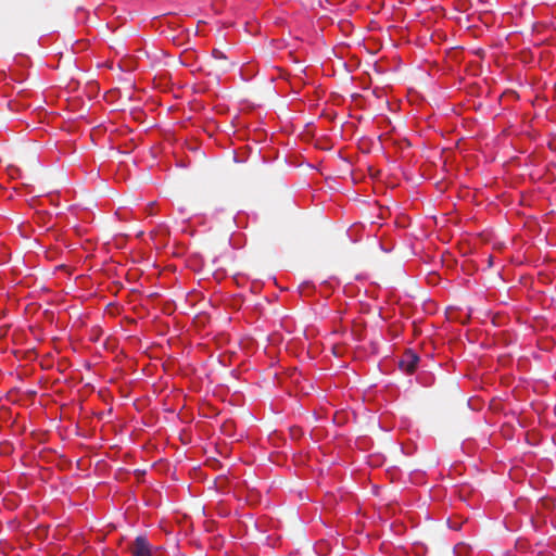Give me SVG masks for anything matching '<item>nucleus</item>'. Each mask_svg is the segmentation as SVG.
<instances>
[{
    "label": "nucleus",
    "instance_id": "obj_4",
    "mask_svg": "<svg viewBox=\"0 0 556 556\" xmlns=\"http://www.w3.org/2000/svg\"><path fill=\"white\" fill-rule=\"evenodd\" d=\"M459 548H460V547H456V548H455V553H457V554H458V553H459Z\"/></svg>",
    "mask_w": 556,
    "mask_h": 556
},
{
    "label": "nucleus",
    "instance_id": "obj_3",
    "mask_svg": "<svg viewBox=\"0 0 556 556\" xmlns=\"http://www.w3.org/2000/svg\"><path fill=\"white\" fill-rule=\"evenodd\" d=\"M214 53H215V54H218V58H220V59H225V56L223 55V53H222V52H219V51H215Z\"/></svg>",
    "mask_w": 556,
    "mask_h": 556
},
{
    "label": "nucleus",
    "instance_id": "obj_2",
    "mask_svg": "<svg viewBox=\"0 0 556 556\" xmlns=\"http://www.w3.org/2000/svg\"><path fill=\"white\" fill-rule=\"evenodd\" d=\"M419 357L412 351H407L400 361V367L407 374H413L417 367Z\"/></svg>",
    "mask_w": 556,
    "mask_h": 556
},
{
    "label": "nucleus",
    "instance_id": "obj_1",
    "mask_svg": "<svg viewBox=\"0 0 556 556\" xmlns=\"http://www.w3.org/2000/svg\"><path fill=\"white\" fill-rule=\"evenodd\" d=\"M130 553L131 556H152L151 545L147 538L138 535L130 547Z\"/></svg>",
    "mask_w": 556,
    "mask_h": 556
}]
</instances>
